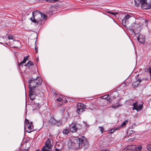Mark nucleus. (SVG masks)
<instances>
[{
    "label": "nucleus",
    "instance_id": "1",
    "mask_svg": "<svg viewBox=\"0 0 151 151\" xmlns=\"http://www.w3.org/2000/svg\"><path fill=\"white\" fill-rule=\"evenodd\" d=\"M32 16L30 18V20L35 24H40L45 21L46 16L37 11L32 12Z\"/></svg>",
    "mask_w": 151,
    "mask_h": 151
},
{
    "label": "nucleus",
    "instance_id": "2",
    "mask_svg": "<svg viewBox=\"0 0 151 151\" xmlns=\"http://www.w3.org/2000/svg\"><path fill=\"white\" fill-rule=\"evenodd\" d=\"M73 142L81 148L83 147H86L88 145V141L84 137L82 136V138H81V137H75L74 139Z\"/></svg>",
    "mask_w": 151,
    "mask_h": 151
},
{
    "label": "nucleus",
    "instance_id": "3",
    "mask_svg": "<svg viewBox=\"0 0 151 151\" xmlns=\"http://www.w3.org/2000/svg\"><path fill=\"white\" fill-rule=\"evenodd\" d=\"M42 81L39 77L36 78L31 79L29 82V89L33 90L37 86L39 85L41 83Z\"/></svg>",
    "mask_w": 151,
    "mask_h": 151
},
{
    "label": "nucleus",
    "instance_id": "4",
    "mask_svg": "<svg viewBox=\"0 0 151 151\" xmlns=\"http://www.w3.org/2000/svg\"><path fill=\"white\" fill-rule=\"evenodd\" d=\"M24 127L25 129H27V131L28 133H30L33 131V126L32 122L29 123V120L27 119H25Z\"/></svg>",
    "mask_w": 151,
    "mask_h": 151
},
{
    "label": "nucleus",
    "instance_id": "5",
    "mask_svg": "<svg viewBox=\"0 0 151 151\" xmlns=\"http://www.w3.org/2000/svg\"><path fill=\"white\" fill-rule=\"evenodd\" d=\"M134 2L136 6H138L139 4H141L142 9H148L147 7L146 6L147 5L146 0H134Z\"/></svg>",
    "mask_w": 151,
    "mask_h": 151
},
{
    "label": "nucleus",
    "instance_id": "6",
    "mask_svg": "<svg viewBox=\"0 0 151 151\" xmlns=\"http://www.w3.org/2000/svg\"><path fill=\"white\" fill-rule=\"evenodd\" d=\"M86 107V106L83 104H78L77 105V112L80 114L84 111V108H85Z\"/></svg>",
    "mask_w": 151,
    "mask_h": 151
},
{
    "label": "nucleus",
    "instance_id": "7",
    "mask_svg": "<svg viewBox=\"0 0 151 151\" xmlns=\"http://www.w3.org/2000/svg\"><path fill=\"white\" fill-rule=\"evenodd\" d=\"M132 109L136 110L137 111H140L142 109V105L138 104L137 102L134 103Z\"/></svg>",
    "mask_w": 151,
    "mask_h": 151
},
{
    "label": "nucleus",
    "instance_id": "8",
    "mask_svg": "<svg viewBox=\"0 0 151 151\" xmlns=\"http://www.w3.org/2000/svg\"><path fill=\"white\" fill-rule=\"evenodd\" d=\"M50 121L52 124H56L58 126H60L62 124V122L61 120L57 121L53 118L51 119Z\"/></svg>",
    "mask_w": 151,
    "mask_h": 151
},
{
    "label": "nucleus",
    "instance_id": "9",
    "mask_svg": "<svg viewBox=\"0 0 151 151\" xmlns=\"http://www.w3.org/2000/svg\"><path fill=\"white\" fill-rule=\"evenodd\" d=\"M69 128L70 131L72 132H76L77 130V128L76 124L73 125V124H71L70 125Z\"/></svg>",
    "mask_w": 151,
    "mask_h": 151
},
{
    "label": "nucleus",
    "instance_id": "10",
    "mask_svg": "<svg viewBox=\"0 0 151 151\" xmlns=\"http://www.w3.org/2000/svg\"><path fill=\"white\" fill-rule=\"evenodd\" d=\"M145 36L144 35H140L137 38V40L139 42L141 43H143L145 41Z\"/></svg>",
    "mask_w": 151,
    "mask_h": 151
},
{
    "label": "nucleus",
    "instance_id": "11",
    "mask_svg": "<svg viewBox=\"0 0 151 151\" xmlns=\"http://www.w3.org/2000/svg\"><path fill=\"white\" fill-rule=\"evenodd\" d=\"M28 56H25L23 60V61L21 62L19 64V66H20L21 67H23V64L25 63L26 61L28 60Z\"/></svg>",
    "mask_w": 151,
    "mask_h": 151
},
{
    "label": "nucleus",
    "instance_id": "12",
    "mask_svg": "<svg viewBox=\"0 0 151 151\" xmlns=\"http://www.w3.org/2000/svg\"><path fill=\"white\" fill-rule=\"evenodd\" d=\"M141 82V80L139 79L135 81L132 85V86L133 88L137 87L139 83Z\"/></svg>",
    "mask_w": 151,
    "mask_h": 151
},
{
    "label": "nucleus",
    "instance_id": "13",
    "mask_svg": "<svg viewBox=\"0 0 151 151\" xmlns=\"http://www.w3.org/2000/svg\"><path fill=\"white\" fill-rule=\"evenodd\" d=\"M34 64L32 62L29 60L27 63H26L24 65L25 66L27 67L28 68H29L31 66L34 65Z\"/></svg>",
    "mask_w": 151,
    "mask_h": 151
},
{
    "label": "nucleus",
    "instance_id": "14",
    "mask_svg": "<svg viewBox=\"0 0 151 151\" xmlns=\"http://www.w3.org/2000/svg\"><path fill=\"white\" fill-rule=\"evenodd\" d=\"M131 16L129 14L125 15L124 18L122 19V23L124 22H125L128 19L131 17Z\"/></svg>",
    "mask_w": 151,
    "mask_h": 151
},
{
    "label": "nucleus",
    "instance_id": "15",
    "mask_svg": "<svg viewBox=\"0 0 151 151\" xmlns=\"http://www.w3.org/2000/svg\"><path fill=\"white\" fill-rule=\"evenodd\" d=\"M121 106V105L119 103H117L113 104L111 106V107L114 109H116L117 108Z\"/></svg>",
    "mask_w": 151,
    "mask_h": 151
},
{
    "label": "nucleus",
    "instance_id": "16",
    "mask_svg": "<svg viewBox=\"0 0 151 151\" xmlns=\"http://www.w3.org/2000/svg\"><path fill=\"white\" fill-rule=\"evenodd\" d=\"M136 148V146L134 145H129L127 146V149L131 150H134Z\"/></svg>",
    "mask_w": 151,
    "mask_h": 151
},
{
    "label": "nucleus",
    "instance_id": "17",
    "mask_svg": "<svg viewBox=\"0 0 151 151\" xmlns=\"http://www.w3.org/2000/svg\"><path fill=\"white\" fill-rule=\"evenodd\" d=\"M47 146H45L42 149V151H50V147Z\"/></svg>",
    "mask_w": 151,
    "mask_h": 151
},
{
    "label": "nucleus",
    "instance_id": "18",
    "mask_svg": "<svg viewBox=\"0 0 151 151\" xmlns=\"http://www.w3.org/2000/svg\"><path fill=\"white\" fill-rule=\"evenodd\" d=\"M45 145L51 147V144L50 141V139L49 138H47V140L45 143Z\"/></svg>",
    "mask_w": 151,
    "mask_h": 151
},
{
    "label": "nucleus",
    "instance_id": "19",
    "mask_svg": "<svg viewBox=\"0 0 151 151\" xmlns=\"http://www.w3.org/2000/svg\"><path fill=\"white\" fill-rule=\"evenodd\" d=\"M142 148V147L141 145H139L138 147L136 146V148L134 150L135 151H141Z\"/></svg>",
    "mask_w": 151,
    "mask_h": 151
},
{
    "label": "nucleus",
    "instance_id": "20",
    "mask_svg": "<svg viewBox=\"0 0 151 151\" xmlns=\"http://www.w3.org/2000/svg\"><path fill=\"white\" fill-rule=\"evenodd\" d=\"M69 132V130L67 129H64L63 131V133L64 134H67Z\"/></svg>",
    "mask_w": 151,
    "mask_h": 151
},
{
    "label": "nucleus",
    "instance_id": "21",
    "mask_svg": "<svg viewBox=\"0 0 151 151\" xmlns=\"http://www.w3.org/2000/svg\"><path fill=\"white\" fill-rule=\"evenodd\" d=\"M127 122L128 120H126L122 123L120 126L123 127L127 123Z\"/></svg>",
    "mask_w": 151,
    "mask_h": 151
},
{
    "label": "nucleus",
    "instance_id": "22",
    "mask_svg": "<svg viewBox=\"0 0 151 151\" xmlns=\"http://www.w3.org/2000/svg\"><path fill=\"white\" fill-rule=\"evenodd\" d=\"M147 148L149 151H151V144H148L147 146Z\"/></svg>",
    "mask_w": 151,
    "mask_h": 151
},
{
    "label": "nucleus",
    "instance_id": "23",
    "mask_svg": "<svg viewBox=\"0 0 151 151\" xmlns=\"http://www.w3.org/2000/svg\"><path fill=\"white\" fill-rule=\"evenodd\" d=\"M46 1H47L48 2L54 3L56 1H58V0H45Z\"/></svg>",
    "mask_w": 151,
    "mask_h": 151
},
{
    "label": "nucleus",
    "instance_id": "24",
    "mask_svg": "<svg viewBox=\"0 0 151 151\" xmlns=\"http://www.w3.org/2000/svg\"><path fill=\"white\" fill-rule=\"evenodd\" d=\"M29 90H30V91H29V96H31V95L33 96L34 95V94H33V92L32 91V90H31V89H29Z\"/></svg>",
    "mask_w": 151,
    "mask_h": 151
},
{
    "label": "nucleus",
    "instance_id": "25",
    "mask_svg": "<svg viewBox=\"0 0 151 151\" xmlns=\"http://www.w3.org/2000/svg\"><path fill=\"white\" fill-rule=\"evenodd\" d=\"M100 131L101 132V133H102L104 132V129L102 127H99Z\"/></svg>",
    "mask_w": 151,
    "mask_h": 151
},
{
    "label": "nucleus",
    "instance_id": "26",
    "mask_svg": "<svg viewBox=\"0 0 151 151\" xmlns=\"http://www.w3.org/2000/svg\"><path fill=\"white\" fill-rule=\"evenodd\" d=\"M118 129V128H116L115 129H111L110 130V133H113L114 132L115 130H117Z\"/></svg>",
    "mask_w": 151,
    "mask_h": 151
},
{
    "label": "nucleus",
    "instance_id": "27",
    "mask_svg": "<svg viewBox=\"0 0 151 151\" xmlns=\"http://www.w3.org/2000/svg\"><path fill=\"white\" fill-rule=\"evenodd\" d=\"M108 12L110 13V14H111L113 15H115L116 14H117V13L113 12Z\"/></svg>",
    "mask_w": 151,
    "mask_h": 151
},
{
    "label": "nucleus",
    "instance_id": "28",
    "mask_svg": "<svg viewBox=\"0 0 151 151\" xmlns=\"http://www.w3.org/2000/svg\"><path fill=\"white\" fill-rule=\"evenodd\" d=\"M13 36L12 35H9L8 36V38L9 40H12L13 39Z\"/></svg>",
    "mask_w": 151,
    "mask_h": 151
},
{
    "label": "nucleus",
    "instance_id": "29",
    "mask_svg": "<svg viewBox=\"0 0 151 151\" xmlns=\"http://www.w3.org/2000/svg\"><path fill=\"white\" fill-rule=\"evenodd\" d=\"M57 100L58 101H63L62 98L60 97L57 99Z\"/></svg>",
    "mask_w": 151,
    "mask_h": 151
},
{
    "label": "nucleus",
    "instance_id": "30",
    "mask_svg": "<svg viewBox=\"0 0 151 151\" xmlns=\"http://www.w3.org/2000/svg\"><path fill=\"white\" fill-rule=\"evenodd\" d=\"M29 96V97L30 98V99L31 100H33L35 98V96H34V95L33 96L31 95V96Z\"/></svg>",
    "mask_w": 151,
    "mask_h": 151
},
{
    "label": "nucleus",
    "instance_id": "31",
    "mask_svg": "<svg viewBox=\"0 0 151 151\" xmlns=\"http://www.w3.org/2000/svg\"><path fill=\"white\" fill-rule=\"evenodd\" d=\"M108 96H107V95H105L104 96H103L102 97L103 99H105L106 98H107L108 97Z\"/></svg>",
    "mask_w": 151,
    "mask_h": 151
},
{
    "label": "nucleus",
    "instance_id": "32",
    "mask_svg": "<svg viewBox=\"0 0 151 151\" xmlns=\"http://www.w3.org/2000/svg\"><path fill=\"white\" fill-rule=\"evenodd\" d=\"M36 105H37V107L35 109H39L40 108L39 104H37Z\"/></svg>",
    "mask_w": 151,
    "mask_h": 151
},
{
    "label": "nucleus",
    "instance_id": "33",
    "mask_svg": "<svg viewBox=\"0 0 151 151\" xmlns=\"http://www.w3.org/2000/svg\"><path fill=\"white\" fill-rule=\"evenodd\" d=\"M127 150H129L128 149H127V147L125 148H124L122 149V151H126Z\"/></svg>",
    "mask_w": 151,
    "mask_h": 151
},
{
    "label": "nucleus",
    "instance_id": "34",
    "mask_svg": "<svg viewBox=\"0 0 151 151\" xmlns=\"http://www.w3.org/2000/svg\"><path fill=\"white\" fill-rule=\"evenodd\" d=\"M55 151H61V150H60L59 149H58L56 148L55 149Z\"/></svg>",
    "mask_w": 151,
    "mask_h": 151
},
{
    "label": "nucleus",
    "instance_id": "35",
    "mask_svg": "<svg viewBox=\"0 0 151 151\" xmlns=\"http://www.w3.org/2000/svg\"><path fill=\"white\" fill-rule=\"evenodd\" d=\"M35 50H36V52H37V48L36 47H35Z\"/></svg>",
    "mask_w": 151,
    "mask_h": 151
},
{
    "label": "nucleus",
    "instance_id": "36",
    "mask_svg": "<svg viewBox=\"0 0 151 151\" xmlns=\"http://www.w3.org/2000/svg\"><path fill=\"white\" fill-rule=\"evenodd\" d=\"M39 151V149L37 150H36V151Z\"/></svg>",
    "mask_w": 151,
    "mask_h": 151
},
{
    "label": "nucleus",
    "instance_id": "37",
    "mask_svg": "<svg viewBox=\"0 0 151 151\" xmlns=\"http://www.w3.org/2000/svg\"><path fill=\"white\" fill-rule=\"evenodd\" d=\"M37 61H38V59H37Z\"/></svg>",
    "mask_w": 151,
    "mask_h": 151
},
{
    "label": "nucleus",
    "instance_id": "38",
    "mask_svg": "<svg viewBox=\"0 0 151 151\" xmlns=\"http://www.w3.org/2000/svg\"><path fill=\"white\" fill-rule=\"evenodd\" d=\"M151 6V4H150Z\"/></svg>",
    "mask_w": 151,
    "mask_h": 151
}]
</instances>
